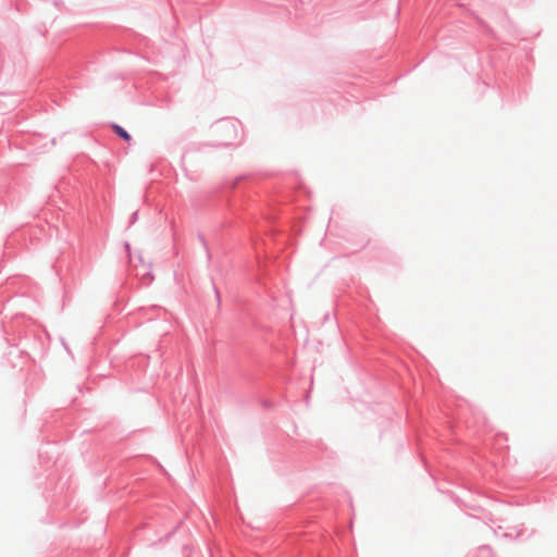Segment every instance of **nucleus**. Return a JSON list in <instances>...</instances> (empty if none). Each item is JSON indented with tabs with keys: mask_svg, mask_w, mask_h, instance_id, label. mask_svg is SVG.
Here are the masks:
<instances>
[{
	"mask_svg": "<svg viewBox=\"0 0 557 557\" xmlns=\"http://www.w3.org/2000/svg\"><path fill=\"white\" fill-rule=\"evenodd\" d=\"M112 128H113L114 133L117 136H120L121 138H123L125 141H131L132 140L131 135L123 127H121L120 125L113 124Z\"/></svg>",
	"mask_w": 557,
	"mask_h": 557,
	"instance_id": "f257e3e1",
	"label": "nucleus"
}]
</instances>
